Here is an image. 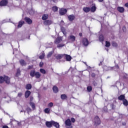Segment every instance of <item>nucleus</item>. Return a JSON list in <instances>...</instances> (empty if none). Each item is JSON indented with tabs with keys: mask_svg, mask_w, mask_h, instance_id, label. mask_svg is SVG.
Segmentation results:
<instances>
[{
	"mask_svg": "<svg viewBox=\"0 0 128 128\" xmlns=\"http://www.w3.org/2000/svg\"><path fill=\"white\" fill-rule=\"evenodd\" d=\"M115 68H120V67L118 66V65H116Z\"/></svg>",
	"mask_w": 128,
	"mask_h": 128,
	"instance_id": "e2e57ef3",
	"label": "nucleus"
},
{
	"mask_svg": "<svg viewBox=\"0 0 128 128\" xmlns=\"http://www.w3.org/2000/svg\"><path fill=\"white\" fill-rule=\"evenodd\" d=\"M53 106H54V103L52 102H50L48 104V108H52Z\"/></svg>",
	"mask_w": 128,
	"mask_h": 128,
	"instance_id": "de8ad7c7",
	"label": "nucleus"
},
{
	"mask_svg": "<svg viewBox=\"0 0 128 128\" xmlns=\"http://www.w3.org/2000/svg\"><path fill=\"white\" fill-rule=\"evenodd\" d=\"M8 4V0H2L0 2V6H6Z\"/></svg>",
	"mask_w": 128,
	"mask_h": 128,
	"instance_id": "20e7f679",
	"label": "nucleus"
},
{
	"mask_svg": "<svg viewBox=\"0 0 128 128\" xmlns=\"http://www.w3.org/2000/svg\"><path fill=\"white\" fill-rule=\"evenodd\" d=\"M24 20L26 22H27V24H31L32 22V20L28 17L25 18Z\"/></svg>",
	"mask_w": 128,
	"mask_h": 128,
	"instance_id": "4468645a",
	"label": "nucleus"
},
{
	"mask_svg": "<svg viewBox=\"0 0 128 128\" xmlns=\"http://www.w3.org/2000/svg\"><path fill=\"white\" fill-rule=\"evenodd\" d=\"M20 76V68H18L16 73V76Z\"/></svg>",
	"mask_w": 128,
	"mask_h": 128,
	"instance_id": "c9c22d12",
	"label": "nucleus"
},
{
	"mask_svg": "<svg viewBox=\"0 0 128 128\" xmlns=\"http://www.w3.org/2000/svg\"><path fill=\"white\" fill-rule=\"evenodd\" d=\"M54 52V51H52L48 53V54H47V58H50V56H52Z\"/></svg>",
	"mask_w": 128,
	"mask_h": 128,
	"instance_id": "bb28decb",
	"label": "nucleus"
},
{
	"mask_svg": "<svg viewBox=\"0 0 128 128\" xmlns=\"http://www.w3.org/2000/svg\"><path fill=\"white\" fill-rule=\"evenodd\" d=\"M2 128H8V126H3Z\"/></svg>",
	"mask_w": 128,
	"mask_h": 128,
	"instance_id": "bf43d9fd",
	"label": "nucleus"
},
{
	"mask_svg": "<svg viewBox=\"0 0 128 128\" xmlns=\"http://www.w3.org/2000/svg\"><path fill=\"white\" fill-rule=\"evenodd\" d=\"M54 2H58V0H52Z\"/></svg>",
	"mask_w": 128,
	"mask_h": 128,
	"instance_id": "69168bd1",
	"label": "nucleus"
},
{
	"mask_svg": "<svg viewBox=\"0 0 128 128\" xmlns=\"http://www.w3.org/2000/svg\"><path fill=\"white\" fill-rule=\"evenodd\" d=\"M30 68H32V66H28V70H30Z\"/></svg>",
	"mask_w": 128,
	"mask_h": 128,
	"instance_id": "6e6d98bb",
	"label": "nucleus"
},
{
	"mask_svg": "<svg viewBox=\"0 0 128 128\" xmlns=\"http://www.w3.org/2000/svg\"><path fill=\"white\" fill-rule=\"evenodd\" d=\"M83 10L84 12H88L90 11V8L88 7H84L83 8Z\"/></svg>",
	"mask_w": 128,
	"mask_h": 128,
	"instance_id": "5701e85b",
	"label": "nucleus"
},
{
	"mask_svg": "<svg viewBox=\"0 0 128 128\" xmlns=\"http://www.w3.org/2000/svg\"><path fill=\"white\" fill-rule=\"evenodd\" d=\"M93 122L95 126H98V124H100V118L98 116H95Z\"/></svg>",
	"mask_w": 128,
	"mask_h": 128,
	"instance_id": "f03ea898",
	"label": "nucleus"
},
{
	"mask_svg": "<svg viewBox=\"0 0 128 128\" xmlns=\"http://www.w3.org/2000/svg\"><path fill=\"white\" fill-rule=\"evenodd\" d=\"M105 72H108V70H112L114 67L108 66H105L103 68Z\"/></svg>",
	"mask_w": 128,
	"mask_h": 128,
	"instance_id": "0eeeda50",
	"label": "nucleus"
},
{
	"mask_svg": "<svg viewBox=\"0 0 128 128\" xmlns=\"http://www.w3.org/2000/svg\"><path fill=\"white\" fill-rule=\"evenodd\" d=\"M64 56V54H55L54 56L56 60H60Z\"/></svg>",
	"mask_w": 128,
	"mask_h": 128,
	"instance_id": "39448f33",
	"label": "nucleus"
},
{
	"mask_svg": "<svg viewBox=\"0 0 128 128\" xmlns=\"http://www.w3.org/2000/svg\"><path fill=\"white\" fill-rule=\"evenodd\" d=\"M99 40H100V42H104V36H102V35L100 36Z\"/></svg>",
	"mask_w": 128,
	"mask_h": 128,
	"instance_id": "7c9ffc66",
	"label": "nucleus"
},
{
	"mask_svg": "<svg viewBox=\"0 0 128 128\" xmlns=\"http://www.w3.org/2000/svg\"><path fill=\"white\" fill-rule=\"evenodd\" d=\"M43 65H44V63H43L42 62H40V68H42Z\"/></svg>",
	"mask_w": 128,
	"mask_h": 128,
	"instance_id": "864d4df0",
	"label": "nucleus"
},
{
	"mask_svg": "<svg viewBox=\"0 0 128 128\" xmlns=\"http://www.w3.org/2000/svg\"><path fill=\"white\" fill-rule=\"evenodd\" d=\"M82 44L84 46H88L90 42H88V40L86 38H84L82 40Z\"/></svg>",
	"mask_w": 128,
	"mask_h": 128,
	"instance_id": "423d86ee",
	"label": "nucleus"
},
{
	"mask_svg": "<svg viewBox=\"0 0 128 128\" xmlns=\"http://www.w3.org/2000/svg\"><path fill=\"white\" fill-rule=\"evenodd\" d=\"M66 128H72V126H66Z\"/></svg>",
	"mask_w": 128,
	"mask_h": 128,
	"instance_id": "4d7b16f0",
	"label": "nucleus"
},
{
	"mask_svg": "<svg viewBox=\"0 0 128 128\" xmlns=\"http://www.w3.org/2000/svg\"><path fill=\"white\" fill-rule=\"evenodd\" d=\"M126 76H128V74H125V75H124V78H126Z\"/></svg>",
	"mask_w": 128,
	"mask_h": 128,
	"instance_id": "0e129e2a",
	"label": "nucleus"
},
{
	"mask_svg": "<svg viewBox=\"0 0 128 128\" xmlns=\"http://www.w3.org/2000/svg\"><path fill=\"white\" fill-rule=\"evenodd\" d=\"M87 90L88 92H92V86H88L87 87Z\"/></svg>",
	"mask_w": 128,
	"mask_h": 128,
	"instance_id": "ea45409f",
	"label": "nucleus"
},
{
	"mask_svg": "<svg viewBox=\"0 0 128 128\" xmlns=\"http://www.w3.org/2000/svg\"><path fill=\"white\" fill-rule=\"evenodd\" d=\"M26 110L28 114H30V112H32V108H29V107L27 108H26Z\"/></svg>",
	"mask_w": 128,
	"mask_h": 128,
	"instance_id": "4c0bfd02",
	"label": "nucleus"
},
{
	"mask_svg": "<svg viewBox=\"0 0 128 128\" xmlns=\"http://www.w3.org/2000/svg\"><path fill=\"white\" fill-rule=\"evenodd\" d=\"M125 6H126V8H128V2L125 4Z\"/></svg>",
	"mask_w": 128,
	"mask_h": 128,
	"instance_id": "052dcab7",
	"label": "nucleus"
},
{
	"mask_svg": "<svg viewBox=\"0 0 128 128\" xmlns=\"http://www.w3.org/2000/svg\"><path fill=\"white\" fill-rule=\"evenodd\" d=\"M97 84H98V83H96V81L93 82V85L94 86H96Z\"/></svg>",
	"mask_w": 128,
	"mask_h": 128,
	"instance_id": "603ef678",
	"label": "nucleus"
},
{
	"mask_svg": "<svg viewBox=\"0 0 128 128\" xmlns=\"http://www.w3.org/2000/svg\"><path fill=\"white\" fill-rule=\"evenodd\" d=\"M36 72V70H32L30 72V76H32V78H34V76H35Z\"/></svg>",
	"mask_w": 128,
	"mask_h": 128,
	"instance_id": "412c9836",
	"label": "nucleus"
},
{
	"mask_svg": "<svg viewBox=\"0 0 128 128\" xmlns=\"http://www.w3.org/2000/svg\"><path fill=\"white\" fill-rule=\"evenodd\" d=\"M112 46H115L116 48V46H118V44H116V42H112Z\"/></svg>",
	"mask_w": 128,
	"mask_h": 128,
	"instance_id": "c03bdc74",
	"label": "nucleus"
},
{
	"mask_svg": "<svg viewBox=\"0 0 128 128\" xmlns=\"http://www.w3.org/2000/svg\"><path fill=\"white\" fill-rule=\"evenodd\" d=\"M60 24H64V20H61Z\"/></svg>",
	"mask_w": 128,
	"mask_h": 128,
	"instance_id": "338daca9",
	"label": "nucleus"
},
{
	"mask_svg": "<svg viewBox=\"0 0 128 128\" xmlns=\"http://www.w3.org/2000/svg\"><path fill=\"white\" fill-rule=\"evenodd\" d=\"M123 104L124 106H128V100L125 99L124 100H122Z\"/></svg>",
	"mask_w": 128,
	"mask_h": 128,
	"instance_id": "cd10ccee",
	"label": "nucleus"
},
{
	"mask_svg": "<svg viewBox=\"0 0 128 128\" xmlns=\"http://www.w3.org/2000/svg\"><path fill=\"white\" fill-rule=\"evenodd\" d=\"M26 90H30L32 88V84H27L26 86Z\"/></svg>",
	"mask_w": 128,
	"mask_h": 128,
	"instance_id": "2f4dec72",
	"label": "nucleus"
},
{
	"mask_svg": "<svg viewBox=\"0 0 128 128\" xmlns=\"http://www.w3.org/2000/svg\"><path fill=\"white\" fill-rule=\"evenodd\" d=\"M40 72H41V74H46V72L44 69L41 68L40 69Z\"/></svg>",
	"mask_w": 128,
	"mask_h": 128,
	"instance_id": "a19ab883",
	"label": "nucleus"
},
{
	"mask_svg": "<svg viewBox=\"0 0 128 128\" xmlns=\"http://www.w3.org/2000/svg\"><path fill=\"white\" fill-rule=\"evenodd\" d=\"M4 82H5L6 84H10V78L8 76H0V84H2Z\"/></svg>",
	"mask_w": 128,
	"mask_h": 128,
	"instance_id": "f257e3e1",
	"label": "nucleus"
},
{
	"mask_svg": "<svg viewBox=\"0 0 128 128\" xmlns=\"http://www.w3.org/2000/svg\"><path fill=\"white\" fill-rule=\"evenodd\" d=\"M79 36H82V33H80V34H79Z\"/></svg>",
	"mask_w": 128,
	"mask_h": 128,
	"instance_id": "774afa93",
	"label": "nucleus"
},
{
	"mask_svg": "<svg viewBox=\"0 0 128 128\" xmlns=\"http://www.w3.org/2000/svg\"><path fill=\"white\" fill-rule=\"evenodd\" d=\"M52 126H55V128H60V124H58V123L54 121H52Z\"/></svg>",
	"mask_w": 128,
	"mask_h": 128,
	"instance_id": "f3484780",
	"label": "nucleus"
},
{
	"mask_svg": "<svg viewBox=\"0 0 128 128\" xmlns=\"http://www.w3.org/2000/svg\"><path fill=\"white\" fill-rule=\"evenodd\" d=\"M46 125L47 128H52V121L51 122H46Z\"/></svg>",
	"mask_w": 128,
	"mask_h": 128,
	"instance_id": "a211bd4d",
	"label": "nucleus"
},
{
	"mask_svg": "<svg viewBox=\"0 0 128 128\" xmlns=\"http://www.w3.org/2000/svg\"><path fill=\"white\" fill-rule=\"evenodd\" d=\"M30 96V90H27L25 93V98H28Z\"/></svg>",
	"mask_w": 128,
	"mask_h": 128,
	"instance_id": "a878e982",
	"label": "nucleus"
},
{
	"mask_svg": "<svg viewBox=\"0 0 128 128\" xmlns=\"http://www.w3.org/2000/svg\"><path fill=\"white\" fill-rule=\"evenodd\" d=\"M20 112H24V114H26V110H22L20 111Z\"/></svg>",
	"mask_w": 128,
	"mask_h": 128,
	"instance_id": "680f3d73",
	"label": "nucleus"
},
{
	"mask_svg": "<svg viewBox=\"0 0 128 128\" xmlns=\"http://www.w3.org/2000/svg\"><path fill=\"white\" fill-rule=\"evenodd\" d=\"M126 98V96H124V95H121L120 96L118 97V100H124Z\"/></svg>",
	"mask_w": 128,
	"mask_h": 128,
	"instance_id": "393cba45",
	"label": "nucleus"
},
{
	"mask_svg": "<svg viewBox=\"0 0 128 128\" xmlns=\"http://www.w3.org/2000/svg\"><path fill=\"white\" fill-rule=\"evenodd\" d=\"M117 10L119 12L122 14V12H124V7L118 6L117 8Z\"/></svg>",
	"mask_w": 128,
	"mask_h": 128,
	"instance_id": "f8f14e48",
	"label": "nucleus"
},
{
	"mask_svg": "<svg viewBox=\"0 0 128 128\" xmlns=\"http://www.w3.org/2000/svg\"><path fill=\"white\" fill-rule=\"evenodd\" d=\"M66 9L62 8L60 10V16H64V14H66Z\"/></svg>",
	"mask_w": 128,
	"mask_h": 128,
	"instance_id": "9b49d317",
	"label": "nucleus"
},
{
	"mask_svg": "<svg viewBox=\"0 0 128 128\" xmlns=\"http://www.w3.org/2000/svg\"><path fill=\"white\" fill-rule=\"evenodd\" d=\"M64 58H66V60L67 62H70V60H72V56L70 55L64 54Z\"/></svg>",
	"mask_w": 128,
	"mask_h": 128,
	"instance_id": "9d476101",
	"label": "nucleus"
},
{
	"mask_svg": "<svg viewBox=\"0 0 128 128\" xmlns=\"http://www.w3.org/2000/svg\"><path fill=\"white\" fill-rule=\"evenodd\" d=\"M105 46L106 48H110V42L108 41H106Z\"/></svg>",
	"mask_w": 128,
	"mask_h": 128,
	"instance_id": "473e14b6",
	"label": "nucleus"
},
{
	"mask_svg": "<svg viewBox=\"0 0 128 128\" xmlns=\"http://www.w3.org/2000/svg\"><path fill=\"white\" fill-rule=\"evenodd\" d=\"M108 104H106V106H104V108H103V110H104V112H108V107H107Z\"/></svg>",
	"mask_w": 128,
	"mask_h": 128,
	"instance_id": "79ce46f5",
	"label": "nucleus"
},
{
	"mask_svg": "<svg viewBox=\"0 0 128 128\" xmlns=\"http://www.w3.org/2000/svg\"><path fill=\"white\" fill-rule=\"evenodd\" d=\"M19 62L22 66H26V62L24 60H20Z\"/></svg>",
	"mask_w": 128,
	"mask_h": 128,
	"instance_id": "ddd939ff",
	"label": "nucleus"
},
{
	"mask_svg": "<svg viewBox=\"0 0 128 128\" xmlns=\"http://www.w3.org/2000/svg\"><path fill=\"white\" fill-rule=\"evenodd\" d=\"M116 99H113L110 104V106L111 110H114L116 108Z\"/></svg>",
	"mask_w": 128,
	"mask_h": 128,
	"instance_id": "7ed1b4c3",
	"label": "nucleus"
},
{
	"mask_svg": "<svg viewBox=\"0 0 128 128\" xmlns=\"http://www.w3.org/2000/svg\"><path fill=\"white\" fill-rule=\"evenodd\" d=\"M62 32L64 34V36H66V29L64 28H61Z\"/></svg>",
	"mask_w": 128,
	"mask_h": 128,
	"instance_id": "58836bf2",
	"label": "nucleus"
},
{
	"mask_svg": "<svg viewBox=\"0 0 128 128\" xmlns=\"http://www.w3.org/2000/svg\"><path fill=\"white\" fill-rule=\"evenodd\" d=\"M65 124H66V126H72V122L70 121V120H66L65 122Z\"/></svg>",
	"mask_w": 128,
	"mask_h": 128,
	"instance_id": "dca6fc26",
	"label": "nucleus"
},
{
	"mask_svg": "<svg viewBox=\"0 0 128 128\" xmlns=\"http://www.w3.org/2000/svg\"><path fill=\"white\" fill-rule=\"evenodd\" d=\"M44 26H50L52 24V21L51 20H46L44 22Z\"/></svg>",
	"mask_w": 128,
	"mask_h": 128,
	"instance_id": "6e6552de",
	"label": "nucleus"
},
{
	"mask_svg": "<svg viewBox=\"0 0 128 128\" xmlns=\"http://www.w3.org/2000/svg\"><path fill=\"white\" fill-rule=\"evenodd\" d=\"M74 18H76V17L74 16V14L68 16V20H70V22H72Z\"/></svg>",
	"mask_w": 128,
	"mask_h": 128,
	"instance_id": "2eb2a0df",
	"label": "nucleus"
},
{
	"mask_svg": "<svg viewBox=\"0 0 128 128\" xmlns=\"http://www.w3.org/2000/svg\"><path fill=\"white\" fill-rule=\"evenodd\" d=\"M24 24V20H20L19 22H18V28H22V25Z\"/></svg>",
	"mask_w": 128,
	"mask_h": 128,
	"instance_id": "6ab92c4d",
	"label": "nucleus"
},
{
	"mask_svg": "<svg viewBox=\"0 0 128 128\" xmlns=\"http://www.w3.org/2000/svg\"><path fill=\"white\" fill-rule=\"evenodd\" d=\"M62 40V37H58L54 41V43L56 44H60Z\"/></svg>",
	"mask_w": 128,
	"mask_h": 128,
	"instance_id": "1a4fd4ad",
	"label": "nucleus"
},
{
	"mask_svg": "<svg viewBox=\"0 0 128 128\" xmlns=\"http://www.w3.org/2000/svg\"><path fill=\"white\" fill-rule=\"evenodd\" d=\"M44 112L46 114H48L50 112V108H46L44 109Z\"/></svg>",
	"mask_w": 128,
	"mask_h": 128,
	"instance_id": "72a5a7b5",
	"label": "nucleus"
},
{
	"mask_svg": "<svg viewBox=\"0 0 128 128\" xmlns=\"http://www.w3.org/2000/svg\"><path fill=\"white\" fill-rule=\"evenodd\" d=\"M44 58V53L42 54L39 56V58H40V60H42Z\"/></svg>",
	"mask_w": 128,
	"mask_h": 128,
	"instance_id": "49530a36",
	"label": "nucleus"
},
{
	"mask_svg": "<svg viewBox=\"0 0 128 128\" xmlns=\"http://www.w3.org/2000/svg\"><path fill=\"white\" fill-rule=\"evenodd\" d=\"M122 30H123V32H126V30H126V26H123V28H122Z\"/></svg>",
	"mask_w": 128,
	"mask_h": 128,
	"instance_id": "13d9d810",
	"label": "nucleus"
},
{
	"mask_svg": "<svg viewBox=\"0 0 128 128\" xmlns=\"http://www.w3.org/2000/svg\"><path fill=\"white\" fill-rule=\"evenodd\" d=\"M18 96H19V98H20V96H22V92H19L18 94Z\"/></svg>",
	"mask_w": 128,
	"mask_h": 128,
	"instance_id": "09e8293b",
	"label": "nucleus"
},
{
	"mask_svg": "<svg viewBox=\"0 0 128 128\" xmlns=\"http://www.w3.org/2000/svg\"><path fill=\"white\" fill-rule=\"evenodd\" d=\"M52 10H54V12H56L58 10V7L56 6H53L52 8Z\"/></svg>",
	"mask_w": 128,
	"mask_h": 128,
	"instance_id": "a18cd8bd",
	"label": "nucleus"
},
{
	"mask_svg": "<svg viewBox=\"0 0 128 128\" xmlns=\"http://www.w3.org/2000/svg\"><path fill=\"white\" fill-rule=\"evenodd\" d=\"M48 15L47 14H43L42 16V20H48Z\"/></svg>",
	"mask_w": 128,
	"mask_h": 128,
	"instance_id": "4be33fe9",
	"label": "nucleus"
},
{
	"mask_svg": "<svg viewBox=\"0 0 128 128\" xmlns=\"http://www.w3.org/2000/svg\"><path fill=\"white\" fill-rule=\"evenodd\" d=\"M70 40H71L72 42H74L76 40V36L71 35L70 36Z\"/></svg>",
	"mask_w": 128,
	"mask_h": 128,
	"instance_id": "c756f323",
	"label": "nucleus"
},
{
	"mask_svg": "<svg viewBox=\"0 0 128 128\" xmlns=\"http://www.w3.org/2000/svg\"><path fill=\"white\" fill-rule=\"evenodd\" d=\"M40 76L41 74L38 72H36V73L35 74V77L36 78H40Z\"/></svg>",
	"mask_w": 128,
	"mask_h": 128,
	"instance_id": "c85d7f7f",
	"label": "nucleus"
},
{
	"mask_svg": "<svg viewBox=\"0 0 128 128\" xmlns=\"http://www.w3.org/2000/svg\"><path fill=\"white\" fill-rule=\"evenodd\" d=\"M33 100H34V98L32 96H30V102H32Z\"/></svg>",
	"mask_w": 128,
	"mask_h": 128,
	"instance_id": "8fccbe9b",
	"label": "nucleus"
},
{
	"mask_svg": "<svg viewBox=\"0 0 128 128\" xmlns=\"http://www.w3.org/2000/svg\"><path fill=\"white\" fill-rule=\"evenodd\" d=\"M96 6H93L91 8V12H96Z\"/></svg>",
	"mask_w": 128,
	"mask_h": 128,
	"instance_id": "37998d69",
	"label": "nucleus"
},
{
	"mask_svg": "<svg viewBox=\"0 0 128 128\" xmlns=\"http://www.w3.org/2000/svg\"><path fill=\"white\" fill-rule=\"evenodd\" d=\"M52 90L54 92L55 94L58 92V88L56 86H54Z\"/></svg>",
	"mask_w": 128,
	"mask_h": 128,
	"instance_id": "b1692460",
	"label": "nucleus"
},
{
	"mask_svg": "<svg viewBox=\"0 0 128 128\" xmlns=\"http://www.w3.org/2000/svg\"><path fill=\"white\" fill-rule=\"evenodd\" d=\"M92 78H96V74L94 73H92L91 74Z\"/></svg>",
	"mask_w": 128,
	"mask_h": 128,
	"instance_id": "3c124183",
	"label": "nucleus"
},
{
	"mask_svg": "<svg viewBox=\"0 0 128 128\" xmlns=\"http://www.w3.org/2000/svg\"><path fill=\"white\" fill-rule=\"evenodd\" d=\"M64 46V44H58L57 46V48H60Z\"/></svg>",
	"mask_w": 128,
	"mask_h": 128,
	"instance_id": "f704fd0d",
	"label": "nucleus"
},
{
	"mask_svg": "<svg viewBox=\"0 0 128 128\" xmlns=\"http://www.w3.org/2000/svg\"><path fill=\"white\" fill-rule=\"evenodd\" d=\"M67 98H68V96H66V95L64 94L61 95V98H62V100H66Z\"/></svg>",
	"mask_w": 128,
	"mask_h": 128,
	"instance_id": "e433bc0d",
	"label": "nucleus"
},
{
	"mask_svg": "<svg viewBox=\"0 0 128 128\" xmlns=\"http://www.w3.org/2000/svg\"><path fill=\"white\" fill-rule=\"evenodd\" d=\"M71 120H72V122H74L76 120H74V118H72Z\"/></svg>",
	"mask_w": 128,
	"mask_h": 128,
	"instance_id": "5fc2aeb1",
	"label": "nucleus"
},
{
	"mask_svg": "<svg viewBox=\"0 0 128 128\" xmlns=\"http://www.w3.org/2000/svg\"><path fill=\"white\" fill-rule=\"evenodd\" d=\"M30 106L31 108H32V110H36V104L33 102H30Z\"/></svg>",
	"mask_w": 128,
	"mask_h": 128,
	"instance_id": "aec40b11",
	"label": "nucleus"
}]
</instances>
